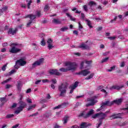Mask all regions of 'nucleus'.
Instances as JSON below:
<instances>
[{
	"mask_svg": "<svg viewBox=\"0 0 128 128\" xmlns=\"http://www.w3.org/2000/svg\"><path fill=\"white\" fill-rule=\"evenodd\" d=\"M44 10V12H48V10H50V6H48V5L45 6Z\"/></svg>",
	"mask_w": 128,
	"mask_h": 128,
	"instance_id": "nucleus-35",
	"label": "nucleus"
},
{
	"mask_svg": "<svg viewBox=\"0 0 128 128\" xmlns=\"http://www.w3.org/2000/svg\"><path fill=\"white\" fill-rule=\"evenodd\" d=\"M42 82V80H38L35 82V84H40V82Z\"/></svg>",
	"mask_w": 128,
	"mask_h": 128,
	"instance_id": "nucleus-60",
	"label": "nucleus"
},
{
	"mask_svg": "<svg viewBox=\"0 0 128 128\" xmlns=\"http://www.w3.org/2000/svg\"><path fill=\"white\" fill-rule=\"evenodd\" d=\"M116 36H110V37H108V38H109V40H116Z\"/></svg>",
	"mask_w": 128,
	"mask_h": 128,
	"instance_id": "nucleus-53",
	"label": "nucleus"
},
{
	"mask_svg": "<svg viewBox=\"0 0 128 128\" xmlns=\"http://www.w3.org/2000/svg\"><path fill=\"white\" fill-rule=\"evenodd\" d=\"M121 116L120 114H112L110 116V120H116V118H120Z\"/></svg>",
	"mask_w": 128,
	"mask_h": 128,
	"instance_id": "nucleus-15",
	"label": "nucleus"
},
{
	"mask_svg": "<svg viewBox=\"0 0 128 128\" xmlns=\"http://www.w3.org/2000/svg\"><path fill=\"white\" fill-rule=\"evenodd\" d=\"M36 106V104H34L32 106H29V108H28V110H34V108Z\"/></svg>",
	"mask_w": 128,
	"mask_h": 128,
	"instance_id": "nucleus-28",
	"label": "nucleus"
},
{
	"mask_svg": "<svg viewBox=\"0 0 128 128\" xmlns=\"http://www.w3.org/2000/svg\"><path fill=\"white\" fill-rule=\"evenodd\" d=\"M32 20H30L29 22H28L26 24V27L29 28V26H30V24H32Z\"/></svg>",
	"mask_w": 128,
	"mask_h": 128,
	"instance_id": "nucleus-50",
	"label": "nucleus"
},
{
	"mask_svg": "<svg viewBox=\"0 0 128 128\" xmlns=\"http://www.w3.org/2000/svg\"><path fill=\"white\" fill-rule=\"evenodd\" d=\"M124 88V86H113L111 88H110V90H120V88Z\"/></svg>",
	"mask_w": 128,
	"mask_h": 128,
	"instance_id": "nucleus-19",
	"label": "nucleus"
},
{
	"mask_svg": "<svg viewBox=\"0 0 128 128\" xmlns=\"http://www.w3.org/2000/svg\"><path fill=\"white\" fill-rule=\"evenodd\" d=\"M26 2H28L27 4L28 8H30V4H32V0L28 1V0H26Z\"/></svg>",
	"mask_w": 128,
	"mask_h": 128,
	"instance_id": "nucleus-32",
	"label": "nucleus"
},
{
	"mask_svg": "<svg viewBox=\"0 0 128 128\" xmlns=\"http://www.w3.org/2000/svg\"><path fill=\"white\" fill-rule=\"evenodd\" d=\"M82 106V103L78 102L76 103L75 108H78V106Z\"/></svg>",
	"mask_w": 128,
	"mask_h": 128,
	"instance_id": "nucleus-49",
	"label": "nucleus"
},
{
	"mask_svg": "<svg viewBox=\"0 0 128 128\" xmlns=\"http://www.w3.org/2000/svg\"><path fill=\"white\" fill-rule=\"evenodd\" d=\"M51 81L53 84H56V82H57L56 79H52Z\"/></svg>",
	"mask_w": 128,
	"mask_h": 128,
	"instance_id": "nucleus-45",
	"label": "nucleus"
},
{
	"mask_svg": "<svg viewBox=\"0 0 128 128\" xmlns=\"http://www.w3.org/2000/svg\"><path fill=\"white\" fill-rule=\"evenodd\" d=\"M68 118H70V116H65L63 119L64 124H66L68 122Z\"/></svg>",
	"mask_w": 128,
	"mask_h": 128,
	"instance_id": "nucleus-24",
	"label": "nucleus"
},
{
	"mask_svg": "<svg viewBox=\"0 0 128 128\" xmlns=\"http://www.w3.org/2000/svg\"><path fill=\"white\" fill-rule=\"evenodd\" d=\"M87 102H90V103L88 104H86V106H94L96 103L98 102V101L94 98H87Z\"/></svg>",
	"mask_w": 128,
	"mask_h": 128,
	"instance_id": "nucleus-9",
	"label": "nucleus"
},
{
	"mask_svg": "<svg viewBox=\"0 0 128 128\" xmlns=\"http://www.w3.org/2000/svg\"><path fill=\"white\" fill-rule=\"evenodd\" d=\"M116 69V66H113L110 68V69L108 70V72H112L114 70Z\"/></svg>",
	"mask_w": 128,
	"mask_h": 128,
	"instance_id": "nucleus-41",
	"label": "nucleus"
},
{
	"mask_svg": "<svg viewBox=\"0 0 128 128\" xmlns=\"http://www.w3.org/2000/svg\"><path fill=\"white\" fill-rule=\"evenodd\" d=\"M84 112H83L80 113V114L78 115V116H82L84 118H90V116L94 114V110L91 109L86 114H84Z\"/></svg>",
	"mask_w": 128,
	"mask_h": 128,
	"instance_id": "nucleus-6",
	"label": "nucleus"
},
{
	"mask_svg": "<svg viewBox=\"0 0 128 128\" xmlns=\"http://www.w3.org/2000/svg\"><path fill=\"white\" fill-rule=\"evenodd\" d=\"M68 30V27H63L60 28V30L61 32H66V30Z\"/></svg>",
	"mask_w": 128,
	"mask_h": 128,
	"instance_id": "nucleus-36",
	"label": "nucleus"
},
{
	"mask_svg": "<svg viewBox=\"0 0 128 128\" xmlns=\"http://www.w3.org/2000/svg\"><path fill=\"white\" fill-rule=\"evenodd\" d=\"M94 76V74L92 73L88 77H86L85 80H90V78H92Z\"/></svg>",
	"mask_w": 128,
	"mask_h": 128,
	"instance_id": "nucleus-29",
	"label": "nucleus"
},
{
	"mask_svg": "<svg viewBox=\"0 0 128 128\" xmlns=\"http://www.w3.org/2000/svg\"><path fill=\"white\" fill-rule=\"evenodd\" d=\"M90 74V72L86 69L84 70H82L78 73H77V74H82V76H88V74Z\"/></svg>",
	"mask_w": 128,
	"mask_h": 128,
	"instance_id": "nucleus-13",
	"label": "nucleus"
},
{
	"mask_svg": "<svg viewBox=\"0 0 128 128\" xmlns=\"http://www.w3.org/2000/svg\"><path fill=\"white\" fill-rule=\"evenodd\" d=\"M101 92H104V94H105L106 95L108 94V92H106V90L104 89H102Z\"/></svg>",
	"mask_w": 128,
	"mask_h": 128,
	"instance_id": "nucleus-58",
	"label": "nucleus"
},
{
	"mask_svg": "<svg viewBox=\"0 0 128 128\" xmlns=\"http://www.w3.org/2000/svg\"><path fill=\"white\" fill-rule=\"evenodd\" d=\"M0 101L1 102H6V98H0Z\"/></svg>",
	"mask_w": 128,
	"mask_h": 128,
	"instance_id": "nucleus-39",
	"label": "nucleus"
},
{
	"mask_svg": "<svg viewBox=\"0 0 128 128\" xmlns=\"http://www.w3.org/2000/svg\"><path fill=\"white\" fill-rule=\"evenodd\" d=\"M48 44V50H50L52 48H54V45H52V40L50 38H48L46 42Z\"/></svg>",
	"mask_w": 128,
	"mask_h": 128,
	"instance_id": "nucleus-14",
	"label": "nucleus"
},
{
	"mask_svg": "<svg viewBox=\"0 0 128 128\" xmlns=\"http://www.w3.org/2000/svg\"><path fill=\"white\" fill-rule=\"evenodd\" d=\"M94 76V74L92 73L88 77H86L85 80H90V78H92Z\"/></svg>",
	"mask_w": 128,
	"mask_h": 128,
	"instance_id": "nucleus-30",
	"label": "nucleus"
},
{
	"mask_svg": "<svg viewBox=\"0 0 128 128\" xmlns=\"http://www.w3.org/2000/svg\"><path fill=\"white\" fill-rule=\"evenodd\" d=\"M20 104L19 106L17 108V110L14 111V114H18L20 112L24 110V108L26 106V104L22 100H20L18 102Z\"/></svg>",
	"mask_w": 128,
	"mask_h": 128,
	"instance_id": "nucleus-3",
	"label": "nucleus"
},
{
	"mask_svg": "<svg viewBox=\"0 0 128 128\" xmlns=\"http://www.w3.org/2000/svg\"><path fill=\"white\" fill-rule=\"evenodd\" d=\"M86 16L84 15V13H81V18H82L83 20H84Z\"/></svg>",
	"mask_w": 128,
	"mask_h": 128,
	"instance_id": "nucleus-46",
	"label": "nucleus"
},
{
	"mask_svg": "<svg viewBox=\"0 0 128 128\" xmlns=\"http://www.w3.org/2000/svg\"><path fill=\"white\" fill-rule=\"evenodd\" d=\"M37 16H38V18H40V11L37 12Z\"/></svg>",
	"mask_w": 128,
	"mask_h": 128,
	"instance_id": "nucleus-64",
	"label": "nucleus"
},
{
	"mask_svg": "<svg viewBox=\"0 0 128 128\" xmlns=\"http://www.w3.org/2000/svg\"><path fill=\"white\" fill-rule=\"evenodd\" d=\"M108 57H107L105 58H104L102 60L101 62L102 64H104V62H108Z\"/></svg>",
	"mask_w": 128,
	"mask_h": 128,
	"instance_id": "nucleus-33",
	"label": "nucleus"
},
{
	"mask_svg": "<svg viewBox=\"0 0 128 128\" xmlns=\"http://www.w3.org/2000/svg\"><path fill=\"white\" fill-rule=\"evenodd\" d=\"M78 86V82H76L74 85L70 86L69 88L71 90H70V94H72V92H74V90H76Z\"/></svg>",
	"mask_w": 128,
	"mask_h": 128,
	"instance_id": "nucleus-10",
	"label": "nucleus"
},
{
	"mask_svg": "<svg viewBox=\"0 0 128 128\" xmlns=\"http://www.w3.org/2000/svg\"><path fill=\"white\" fill-rule=\"evenodd\" d=\"M22 83L20 82H18V84L16 85V88L18 90H22Z\"/></svg>",
	"mask_w": 128,
	"mask_h": 128,
	"instance_id": "nucleus-25",
	"label": "nucleus"
},
{
	"mask_svg": "<svg viewBox=\"0 0 128 128\" xmlns=\"http://www.w3.org/2000/svg\"><path fill=\"white\" fill-rule=\"evenodd\" d=\"M44 58H41L39 60L35 62L32 65V68H36L38 66H40L42 64H44Z\"/></svg>",
	"mask_w": 128,
	"mask_h": 128,
	"instance_id": "nucleus-8",
	"label": "nucleus"
},
{
	"mask_svg": "<svg viewBox=\"0 0 128 128\" xmlns=\"http://www.w3.org/2000/svg\"><path fill=\"white\" fill-rule=\"evenodd\" d=\"M68 84H62L58 86V90L60 92V96H64L66 94V90H68Z\"/></svg>",
	"mask_w": 128,
	"mask_h": 128,
	"instance_id": "nucleus-1",
	"label": "nucleus"
},
{
	"mask_svg": "<svg viewBox=\"0 0 128 128\" xmlns=\"http://www.w3.org/2000/svg\"><path fill=\"white\" fill-rule=\"evenodd\" d=\"M84 62H82L80 64V69L82 70L84 68Z\"/></svg>",
	"mask_w": 128,
	"mask_h": 128,
	"instance_id": "nucleus-52",
	"label": "nucleus"
},
{
	"mask_svg": "<svg viewBox=\"0 0 128 128\" xmlns=\"http://www.w3.org/2000/svg\"><path fill=\"white\" fill-rule=\"evenodd\" d=\"M14 72H16V71L14 70H13L9 72V75L12 76V74H14Z\"/></svg>",
	"mask_w": 128,
	"mask_h": 128,
	"instance_id": "nucleus-42",
	"label": "nucleus"
},
{
	"mask_svg": "<svg viewBox=\"0 0 128 128\" xmlns=\"http://www.w3.org/2000/svg\"><path fill=\"white\" fill-rule=\"evenodd\" d=\"M42 82L44 84L46 82H50V81L48 80L47 79H44V80H42Z\"/></svg>",
	"mask_w": 128,
	"mask_h": 128,
	"instance_id": "nucleus-44",
	"label": "nucleus"
},
{
	"mask_svg": "<svg viewBox=\"0 0 128 128\" xmlns=\"http://www.w3.org/2000/svg\"><path fill=\"white\" fill-rule=\"evenodd\" d=\"M86 22H87L88 26L90 28H92V22L88 20H85Z\"/></svg>",
	"mask_w": 128,
	"mask_h": 128,
	"instance_id": "nucleus-26",
	"label": "nucleus"
},
{
	"mask_svg": "<svg viewBox=\"0 0 128 128\" xmlns=\"http://www.w3.org/2000/svg\"><path fill=\"white\" fill-rule=\"evenodd\" d=\"M48 74H50L52 75L54 74L55 76H60V73L58 72V70H54V69H50L48 71Z\"/></svg>",
	"mask_w": 128,
	"mask_h": 128,
	"instance_id": "nucleus-11",
	"label": "nucleus"
},
{
	"mask_svg": "<svg viewBox=\"0 0 128 128\" xmlns=\"http://www.w3.org/2000/svg\"><path fill=\"white\" fill-rule=\"evenodd\" d=\"M96 4L94 1H91L89 2V6H96Z\"/></svg>",
	"mask_w": 128,
	"mask_h": 128,
	"instance_id": "nucleus-40",
	"label": "nucleus"
},
{
	"mask_svg": "<svg viewBox=\"0 0 128 128\" xmlns=\"http://www.w3.org/2000/svg\"><path fill=\"white\" fill-rule=\"evenodd\" d=\"M78 28H79V30H82V24H80V22H78Z\"/></svg>",
	"mask_w": 128,
	"mask_h": 128,
	"instance_id": "nucleus-48",
	"label": "nucleus"
},
{
	"mask_svg": "<svg viewBox=\"0 0 128 128\" xmlns=\"http://www.w3.org/2000/svg\"><path fill=\"white\" fill-rule=\"evenodd\" d=\"M18 31V28H15V30H13L12 28H10L8 31V34H12V36H14Z\"/></svg>",
	"mask_w": 128,
	"mask_h": 128,
	"instance_id": "nucleus-16",
	"label": "nucleus"
},
{
	"mask_svg": "<svg viewBox=\"0 0 128 128\" xmlns=\"http://www.w3.org/2000/svg\"><path fill=\"white\" fill-rule=\"evenodd\" d=\"M126 66L124 62H122L121 64H120V66L121 68H124Z\"/></svg>",
	"mask_w": 128,
	"mask_h": 128,
	"instance_id": "nucleus-56",
	"label": "nucleus"
},
{
	"mask_svg": "<svg viewBox=\"0 0 128 128\" xmlns=\"http://www.w3.org/2000/svg\"><path fill=\"white\" fill-rule=\"evenodd\" d=\"M70 128H80V126L78 125H74L72 126Z\"/></svg>",
	"mask_w": 128,
	"mask_h": 128,
	"instance_id": "nucleus-61",
	"label": "nucleus"
},
{
	"mask_svg": "<svg viewBox=\"0 0 128 128\" xmlns=\"http://www.w3.org/2000/svg\"><path fill=\"white\" fill-rule=\"evenodd\" d=\"M86 64H92V60H90V61H88V60H86L85 62Z\"/></svg>",
	"mask_w": 128,
	"mask_h": 128,
	"instance_id": "nucleus-59",
	"label": "nucleus"
},
{
	"mask_svg": "<svg viewBox=\"0 0 128 128\" xmlns=\"http://www.w3.org/2000/svg\"><path fill=\"white\" fill-rule=\"evenodd\" d=\"M65 66H67L68 70H76L77 64L76 62H67L65 63Z\"/></svg>",
	"mask_w": 128,
	"mask_h": 128,
	"instance_id": "nucleus-4",
	"label": "nucleus"
},
{
	"mask_svg": "<svg viewBox=\"0 0 128 128\" xmlns=\"http://www.w3.org/2000/svg\"><path fill=\"white\" fill-rule=\"evenodd\" d=\"M16 64H18V66H24L26 64V62L21 58L16 60Z\"/></svg>",
	"mask_w": 128,
	"mask_h": 128,
	"instance_id": "nucleus-12",
	"label": "nucleus"
},
{
	"mask_svg": "<svg viewBox=\"0 0 128 128\" xmlns=\"http://www.w3.org/2000/svg\"><path fill=\"white\" fill-rule=\"evenodd\" d=\"M27 102H28V104H32V99L28 98Z\"/></svg>",
	"mask_w": 128,
	"mask_h": 128,
	"instance_id": "nucleus-62",
	"label": "nucleus"
},
{
	"mask_svg": "<svg viewBox=\"0 0 128 128\" xmlns=\"http://www.w3.org/2000/svg\"><path fill=\"white\" fill-rule=\"evenodd\" d=\"M12 85H10V84H7L6 85V88L8 89V88H12Z\"/></svg>",
	"mask_w": 128,
	"mask_h": 128,
	"instance_id": "nucleus-47",
	"label": "nucleus"
},
{
	"mask_svg": "<svg viewBox=\"0 0 128 128\" xmlns=\"http://www.w3.org/2000/svg\"><path fill=\"white\" fill-rule=\"evenodd\" d=\"M50 86L52 90H56V86H54V84H51Z\"/></svg>",
	"mask_w": 128,
	"mask_h": 128,
	"instance_id": "nucleus-57",
	"label": "nucleus"
},
{
	"mask_svg": "<svg viewBox=\"0 0 128 128\" xmlns=\"http://www.w3.org/2000/svg\"><path fill=\"white\" fill-rule=\"evenodd\" d=\"M8 6H4L3 8H2V12H6V10H8Z\"/></svg>",
	"mask_w": 128,
	"mask_h": 128,
	"instance_id": "nucleus-38",
	"label": "nucleus"
},
{
	"mask_svg": "<svg viewBox=\"0 0 128 128\" xmlns=\"http://www.w3.org/2000/svg\"><path fill=\"white\" fill-rule=\"evenodd\" d=\"M52 22L56 24H60V21L58 19H54Z\"/></svg>",
	"mask_w": 128,
	"mask_h": 128,
	"instance_id": "nucleus-27",
	"label": "nucleus"
},
{
	"mask_svg": "<svg viewBox=\"0 0 128 128\" xmlns=\"http://www.w3.org/2000/svg\"><path fill=\"white\" fill-rule=\"evenodd\" d=\"M68 103H64L62 105H58V106L54 107V110H57V108H60L62 106H68Z\"/></svg>",
	"mask_w": 128,
	"mask_h": 128,
	"instance_id": "nucleus-22",
	"label": "nucleus"
},
{
	"mask_svg": "<svg viewBox=\"0 0 128 128\" xmlns=\"http://www.w3.org/2000/svg\"><path fill=\"white\" fill-rule=\"evenodd\" d=\"M114 104V102H110V100H107L104 102H102V106L97 110V112H100V110H102V108H104V107L105 106H112Z\"/></svg>",
	"mask_w": 128,
	"mask_h": 128,
	"instance_id": "nucleus-7",
	"label": "nucleus"
},
{
	"mask_svg": "<svg viewBox=\"0 0 128 128\" xmlns=\"http://www.w3.org/2000/svg\"><path fill=\"white\" fill-rule=\"evenodd\" d=\"M88 126H90V124H88V122H82L80 125V128H86Z\"/></svg>",
	"mask_w": 128,
	"mask_h": 128,
	"instance_id": "nucleus-17",
	"label": "nucleus"
},
{
	"mask_svg": "<svg viewBox=\"0 0 128 128\" xmlns=\"http://www.w3.org/2000/svg\"><path fill=\"white\" fill-rule=\"evenodd\" d=\"M28 18L33 20H34V18H36V15H34L32 14L26 15L24 17V18Z\"/></svg>",
	"mask_w": 128,
	"mask_h": 128,
	"instance_id": "nucleus-18",
	"label": "nucleus"
},
{
	"mask_svg": "<svg viewBox=\"0 0 128 128\" xmlns=\"http://www.w3.org/2000/svg\"><path fill=\"white\" fill-rule=\"evenodd\" d=\"M112 102L113 104L114 102L116 104H120L122 102V98L114 100Z\"/></svg>",
	"mask_w": 128,
	"mask_h": 128,
	"instance_id": "nucleus-21",
	"label": "nucleus"
},
{
	"mask_svg": "<svg viewBox=\"0 0 128 128\" xmlns=\"http://www.w3.org/2000/svg\"><path fill=\"white\" fill-rule=\"evenodd\" d=\"M6 64H5V65H4V66L2 67V70H3L4 72V70H6Z\"/></svg>",
	"mask_w": 128,
	"mask_h": 128,
	"instance_id": "nucleus-51",
	"label": "nucleus"
},
{
	"mask_svg": "<svg viewBox=\"0 0 128 128\" xmlns=\"http://www.w3.org/2000/svg\"><path fill=\"white\" fill-rule=\"evenodd\" d=\"M10 46L12 48L10 50L11 54H18V52H20L21 50L20 49L18 48L22 46V44H20L13 43L10 45Z\"/></svg>",
	"mask_w": 128,
	"mask_h": 128,
	"instance_id": "nucleus-2",
	"label": "nucleus"
},
{
	"mask_svg": "<svg viewBox=\"0 0 128 128\" xmlns=\"http://www.w3.org/2000/svg\"><path fill=\"white\" fill-rule=\"evenodd\" d=\"M16 106H18V104H16V103H14L12 106V108H16Z\"/></svg>",
	"mask_w": 128,
	"mask_h": 128,
	"instance_id": "nucleus-54",
	"label": "nucleus"
},
{
	"mask_svg": "<svg viewBox=\"0 0 128 128\" xmlns=\"http://www.w3.org/2000/svg\"><path fill=\"white\" fill-rule=\"evenodd\" d=\"M66 16H68V18H70V20H72V22H76L75 18H72V16L69 13H66Z\"/></svg>",
	"mask_w": 128,
	"mask_h": 128,
	"instance_id": "nucleus-23",
	"label": "nucleus"
},
{
	"mask_svg": "<svg viewBox=\"0 0 128 128\" xmlns=\"http://www.w3.org/2000/svg\"><path fill=\"white\" fill-rule=\"evenodd\" d=\"M41 44L44 46H46V41H44V39H42V40L41 41Z\"/></svg>",
	"mask_w": 128,
	"mask_h": 128,
	"instance_id": "nucleus-43",
	"label": "nucleus"
},
{
	"mask_svg": "<svg viewBox=\"0 0 128 128\" xmlns=\"http://www.w3.org/2000/svg\"><path fill=\"white\" fill-rule=\"evenodd\" d=\"M92 118H94V119L96 118H98V113H97V114L92 116Z\"/></svg>",
	"mask_w": 128,
	"mask_h": 128,
	"instance_id": "nucleus-37",
	"label": "nucleus"
},
{
	"mask_svg": "<svg viewBox=\"0 0 128 128\" xmlns=\"http://www.w3.org/2000/svg\"><path fill=\"white\" fill-rule=\"evenodd\" d=\"M14 114H9L8 115L6 116V118H14Z\"/></svg>",
	"mask_w": 128,
	"mask_h": 128,
	"instance_id": "nucleus-34",
	"label": "nucleus"
},
{
	"mask_svg": "<svg viewBox=\"0 0 128 128\" xmlns=\"http://www.w3.org/2000/svg\"><path fill=\"white\" fill-rule=\"evenodd\" d=\"M84 10H85V12H88V6H86V5L84 6Z\"/></svg>",
	"mask_w": 128,
	"mask_h": 128,
	"instance_id": "nucleus-55",
	"label": "nucleus"
},
{
	"mask_svg": "<svg viewBox=\"0 0 128 128\" xmlns=\"http://www.w3.org/2000/svg\"><path fill=\"white\" fill-rule=\"evenodd\" d=\"M64 42H68L70 40V38H66L63 39Z\"/></svg>",
	"mask_w": 128,
	"mask_h": 128,
	"instance_id": "nucleus-63",
	"label": "nucleus"
},
{
	"mask_svg": "<svg viewBox=\"0 0 128 128\" xmlns=\"http://www.w3.org/2000/svg\"><path fill=\"white\" fill-rule=\"evenodd\" d=\"M79 48H82V50H88V48H90L88 46L84 44H82L81 46H79Z\"/></svg>",
	"mask_w": 128,
	"mask_h": 128,
	"instance_id": "nucleus-20",
	"label": "nucleus"
},
{
	"mask_svg": "<svg viewBox=\"0 0 128 128\" xmlns=\"http://www.w3.org/2000/svg\"><path fill=\"white\" fill-rule=\"evenodd\" d=\"M60 72H66L68 71V67L66 68H61L60 69Z\"/></svg>",
	"mask_w": 128,
	"mask_h": 128,
	"instance_id": "nucleus-31",
	"label": "nucleus"
},
{
	"mask_svg": "<svg viewBox=\"0 0 128 128\" xmlns=\"http://www.w3.org/2000/svg\"><path fill=\"white\" fill-rule=\"evenodd\" d=\"M106 118V114H104V112H101L98 113V122L99 123L98 124V126H96L97 128H100L101 124H102V120H104Z\"/></svg>",
	"mask_w": 128,
	"mask_h": 128,
	"instance_id": "nucleus-5",
	"label": "nucleus"
}]
</instances>
